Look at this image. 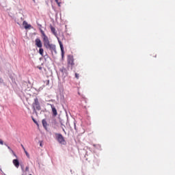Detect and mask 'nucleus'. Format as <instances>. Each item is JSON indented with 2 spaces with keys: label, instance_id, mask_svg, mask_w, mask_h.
Wrapping results in <instances>:
<instances>
[{
  "label": "nucleus",
  "instance_id": "25",
  "mask_svg": "<svg viewBox=\"0 0 175 175\" xmlns=\"http://www.w3.org/2000/svg\"><path fill=\"white\" fill-rule=\"evenodd\" d=\"M40 146L42 147V143L40 144Z\"/></svg>",
  "mask_w": 175,
  "mask_h": 175
},
{
  "label": "nucleus",
  "instance_id": "16",
  "mask_svg": "<svg viewBox=\"0 0 175 175\" xmlns=\"http://www.w3.org/2000/svg\"><path fill=\"white\" fill-rule=\"evenodd\" d=\"M45 83L46 85H49V84H50V80H46Z\"/></svg>",
  "mask_w": 175,
  "mask_h": 175
},
{
  "label": "nucleus",
  "instance_id": "23",
  "mask_svg": "<svg viewBox=\"0 0 175 175\" xmlns=\"http://www.w3.org/2000/svg\"><path fill=\"white\" fill-rule=\"evenodd\" d=\"M39 69H40V70H42V67H40Z\"/></svg>",
  "mask_w": 175,
  "mask_h": 175
},
{
  "label": "nucleus",
  "instance_id": "1",
  "mask_svg": "<svg viewBox=\"0 0 175 175\" xmlns=\"http://www.w3.org/2000/svg\"><path fill=\"white\" fill-rule=\"evenodd\" d=\"M40 32L42 34L44 47H46L49 50H51V51H55V45L53 44H50V40H49V37L46 36V33H44V31L42 29H40Z\"/></svg>",
  "mask_w": 175,
  "mask_h": 175
},
{
  "label": "nucleus",
  "instance_id": "20",
  "mask_svg": "<svg viewBox=\"0 0 175 175\" xmlns=\"http://www.w3.org/2000/svg\"><path fill=\"white\" fill-rule=\"evenodd\" d=\"M33 121L35 124H38V122H36V120H35V119L33 118Z\"/></svg>",
  "mask_w": 175,
  "mask_h": 175
},
{
  "label": "nucleus",
  "instance_id": "17",
  "mask_svg": "<svg viewBox=\"0 0 175 175\" xmlns=\"http://www.w3.org/2000/svg\"><path fill=\"white\" fill-rule=\"evenodd\" d=\"M25 154L27 155V157L28 158H29V154L28 153V152H27L26 150H25Z\"/></svg>",
  "mask_w": 175,
  "mask_h": 175
},
{
  "label": "nucleus",
  "instance_id": "21",
  "mask_svg": "<svg viewBox=\"0 0 175 175\" xmlns=\"http://www.w3.org/2000/svg\"><path fill=\"white\" fill-rule=\"evenodd\" d=\"M23 148V150H24V151H25L26 150H25V148L23 146V148Z\"/></svg>",
  "mask_w": 175,
  "mask_h": 175
},
{
  "label": "nucleus",
  "instance_id": "2",
  "mask_svg": "<svg viewBox=\"0 0 175 175\" xmlns=\"http://www.w3.org/2000/svg\"><path fill=\"white\" fill-rule=\"evenodd\" d=\"M67 65H68V69L70 68V69H73V66H75V58L73 57V55H68L67 56Z\"/></svg>",
  "mask_w": 175,
  "mask_h": 175
},
{
  "label": "nucleus",
  "instance_id": "9",
  "mask_svg": "<svg viewBox=\"0 0 175 175\" xmlns=\"http://www.w3.org/2000/svg\"><path fill=\"white\" fill-rule=\"evenodd\" d=\"M58 42L62 51V55L64 57V45L62 44V42H61V40H59Z\"/></svg>",
  "mask_w": 175,
  "mask_h": 175
},
{
  "label": "nucleus",
  "instance_id": "15",
  "mask_svg": "<svg viewBox=\"0 0 175 175\" xmlns=\"http://www.w3.org/2000/svg\"><path fill=\"white\" fill-rule=\"evenodd\" d=\"M75 77H76L77 79H79V77H80V74H79V73H75Z\"/></svg>",
  "mask_w": 175,
  "mask_h": 175
},
{
  "label": "nucleus",
  "instance_id": "12",
  "mask_svg": "<svg viewBox=\"0 0 175 175\" xmlns=\"http://www.w3.org/2000/svg\"><path fill=\"white\" fill-rule=\"evenodd\" d=\"M8 148L12 152V154H13V155L14 157H17V155H16V153H14V151H13V150H12V148L10 146H8Z\"/></svg>",
  "mask_w": 175,
  "mask_h": 175
},
{
  "label": "nucleus",
  "instance_id": "13",
  "mask_svg": "<svg viewBox=\"0 0 175 175\" xmlns=\"http://www.w3.org/2000/svg\"><path fill=\"white\" fill-rule=\"evenodd\" d=\"M43 53H44V50L42 48H40L39 49V53L40 54V55H42L43 57Z\"/></svg>",
  "mask_w": 175,
  "mask_h": 175
},
{
  "label": "nucleus",
  "instance_id": "5",
  "mask_svg": "<svg viewBox=\"0 0 175 175\" xmlns=\"http://www.w3.org/2000/svg\"><path fill=\"white\" fill-rule=\"evenodd\" d=\"M12 163L14 165V166H15V167H16V169H18V167H20V161H18V159H14L12 161Z\"/></svg>",
  "mask_w": 175,
  "mask_h": 175
},
{
  "label": "nucleus",
  "instance_id": "19",
  "mask_svg": "<svg viewBox=\"0 0 175 175\" xmlns=\"http://www.w3.org/2000/svg\"><path fill=\"white\" fill-rule=\"evenodd\" d=\"M0 144L3 145V141L2 139H0Z\"/></svg>",
  "mask_w": 175,
  "mask_h": 175
},
{
  "label": "nucleus",
  "instance_id": "10",
  "mask_svg": "<svg viewBox=\"0 0 175 175\" xmlns=\"http://www.w3.org/2000/svg\"><path fill=\"white\" fill-rule=\"evenodd\" d=\"M50 28L52 33L55 35V36H57V31H55V27H53V25H50Z\"/></svg>",
  "mask_w": 175,
  "mask_h": 175
},
{
  "label": "nucleus",
  "instance_id": "11",
  "mask_svg": "<svg viewBox=\"0 0 175 175\" xmlns=\"http://www.w3.org/2000/svg\"><path fill=\"white\" fill-rule=\"evenodd\" d=\"M42 122L44 128H47V121H46V119L42 120Z\"/></svg>",
  "mask_w": 175,
  "mask_h": 175
},
{
  "label": "nucleus",
  "instance_id": "4",
  "mask_svg": "<svg viewBox=\"0 0 175 175\" xmlns=\"http://www.w3.org/2000/svg\"><path fill=\"white\" fill-rule=\"evenodd\" d=\"M33 110H38V111L41 110L40 103H39V99L38 98H34V102L32 104Z\"/></svg>",
  "mask_w": 175,
  "mask_h": 175
},
{
  "label": "nucleus",
  "instance_id": "14",
  "mask_svg": "<svg viewBox=\"0 0 175 175\" xmlns=\"http://www.w3.org/2000/svg\"><path fill=\"white\" fill-rule=\"evenodd\" d=\"M55 1L56 3L58 5V6L60 8V6H61V2L59 1V0H55Z\"/></svg>",
  "mask_w": 175,
  "mask_h": 175
},
{
  "label": "nucleus",
  "instance_id": "7",
  "mask_svg": "<svg viewBox=\"0 0 175 175\" xmlns=\"http://www.w3.org/2000/svg\"><path fill=\"white\" fill-rule=\"evenodd\" d=\"M35 42H36V46H37V47L42 48V41L40 40V39L36 38Z\"/></svg>",
  "mask_w": 175,
  "mask_h": 175
},
{
  "label": "nucleus",
  "instance_id": "22",
  "mask_svg": "<svg viewBox=\"0 0 175 175\" xmlns=\"http://www.w3.org/2000/svg\"><path fill=\"white\" fill-rule=\"evenodd\" d=\"M22 148H24V145L21 144Z\"/></svg>",
  "mask_w": 175,
  "mask_h": 175
},
{
  "label": "nucleus",
  "instance_id": "18",
  "mask_svg": "<svg viewBox=\"0 0 175 175\" xmlns=\"http://www.w3.org/2000/svg\"><path fill=\"white\" fill-rule=\"evenodd\" d=\"M25 172H29V167H25Z\"/></svg>",
  "mask_w": 175,
  "mask_h": 175
},
{
  "label": "nucleus",
  "instance_id": "3",
  "mask_svg": "<svg viewBox=\"0 0 175 175\" xmlns=\"http://www.w3.org/2000/svg\"><path fill=\"white\" fill-rule=\"evenodd\" d=\"M55 139L59 143V144L65 145L66 144V141L65 140V138L61 133H55Z\"/></svg>",
  "mask_w": 175,
  "mask_h": 175
},
{
  "label": "nucleus",
  "instance_id": "8",
  "mask_svg": "<svg viewBox=\"0 0 175 175\" xmlns=\"http://www.w3.org/2000/svg\"><path fill=\"white\" fill-rule=\"evenodd\" d=\"M23 25L25 28V29H30V28L32 27L31 25L28 24V23H27V21H23Z\"/></svg>",
  "mask_w": 175,
  "mask_h": 175
},
{
  "label": "nucleus",
  "instance_id": "6",
  "mask_svg": "<svg viewBox=\"0 0 175 175\" xmlns=\"http://www.w3.org/2000/svg\"><path fill=\"white\" fill-rule=\"evenodd\" d=\"M51 109H52V112H53V116L54 117L57 116L58 113L57 112V109H55V107L53 105H50Z\"/></svg>",
  "mask_w": 175,
  "mask_h": 175
},
{
  "label": "nucleus",
  "instance_id": "24",
  "mask_svg": "<svg viewBox=\"0 0 175 175\" xmlns=\"http://www.w3.org/2000/svg\"><path fill=\"white\" fill-rule=\"evenodd\" d=\"M63 131L65 132V129H63Z\"/></svg>",
  "mask_w": 175,
  "mask_h": 175
}]
</instances>
